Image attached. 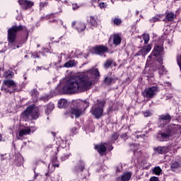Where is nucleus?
Instances as JSON below:
<instances>
[{
  "mask_svg": "<svg viewBox=\"0 0 181 181\" xmlns=\"http://www.w3.org/2000/svg\"><path fill=\"white\" fill-rule=\"evenodd\" d=\"M100 72L93 68L81 74L79 76L69 78L63 86V92L66 94L83 93L90 90L91 86L98 80Z\"/></svg>",
  "mask_w": 181,
  "mask_h": 181,
  "instance_id": "obj_1",
  "label": "nucleus"
},
{
  "mask_svg": "<svg viewBox=\"0 0 181 181\" xmlns=\"http://www.w3.org/2000/svg\"><path fill=\"white\" fill-rule=\"evenodd\" d=\"M26 30V27L19 25V26H13L11 28L8 30V45L12 47V49H18L19 45H16V42L15 41L16 39V33L20 32V30Z\"/></svg>",
  "mask_w": 181,
  "mask_h": 181,
  "instance_id": "obj_2",
  "label": "nucleus"
},
{
  "mask_svg": "<svg viewBox=\"0 0 181 181\" xmlns=\"http://www.w3.org/2000/svg\"><path fill=\"white\" fill-rule=\"evenodd\" d=\"M21 118L25 121L27 119H37L39 118V107L30 105L22 112Z\"/></svg>",
  "mask_w": 181,
  "mask_h": 181,
  "instance_id": "obj_3",
  "label": "nucleus"
},
{
  "mask_svg": "<svg viewBox=\"0 0 181 181\" xmlns=\"http://www.w3.org/2000/svg\"><path fill=\"white\" fill-rule=\"evenodd\" d=\"M104 105H105V102L104 100H98L97 103L93 106L90 112L92 115H94L95 118L103 117Z\"/></svg>",
  "mask_w": 181,
  "mask_h": 181,
  "instance_id": "obj_4",
  "label": "nucleus"
},
{
  "mask_svg": "<svg viewBox=\"0 0 181 181\" xmlns=\"http://www.w3.org/2000/svg\"><path fill=\"white\" fill-rule=\"evenodd\" d=\"M16 83L13 80L7 79L3 81V85L1 86V91L4 93H13L16 90Z\"/></svg>",
  "mask_w": 181,
  "mask_h": 181,
  "instance_id": "obj_5",
  "label": "nucleus"
},
{
  "mask_svg": "<svg viewBox=\"0 0 181 181\" xmlns=\"http://www.w3.org/2000/svg\"><path fill=\"white\" fill-rule=\"evenodd\" d=\"M70 114L73 118V117H75L76 118H78L81 117V115H83L84 114V109L83 107L80 106L78 103L77 105L72 107L70 111Z\"/></svg>",
  "mask_w": 181,
  "mask_h": 181,
  "instance_id": "obj_6",
  "label": "nucleus"
},
{
  "mask_svg": "<svg viewBox=\"0 0 181 181\" xmlns=\"http://www.w3.org/2000/svg\"><path fill=\"white\" fill-rule=\"evenodd\" d=\"M159 62V46L157 45L154 47L151 55L147 59L146 66H148L149 61Z\"/></svg>",
  "mask_w": 181,
  "mask_h": 181,
  "instance_id": "obj_7",
  "label": "nucleus"
},
{
  "mask_svg": "<svg viewBox=\"0 0 181 181\" xmlns=\"http://www.w3.org/2000/svg\"><path fill=\"white\" fill-rule=\"evenodd\" d=\"M158 91L157 87H151L147 89H145L143 92L144 97H146L147 98H153L156 92Z\"/></svg>",
  "mask_w": 181,
  "mask_h": 181,
  "instance_id": "obj_8",
  "label": "nucleus"
},
{
  "mask_svg": "<svg viewBox=\"0 0 181 181\" xmlns=\"http://www.w3.org/2000/svg\"><path fill=\"white\" fill-rule=\"evenodd\" d=\"M91 52L93 54H104L108 52V48L104 46H98L91 48Z\"/></svg>",
  "mask_w": 181,
  "mask_h": 181,
  "instance_id": "obj_9",
  "label": "nucleus"
},
{
  "mask_svg": "<svg viewBox=\"0 0 181 181\" xmlns=\"http://www.w3.org/2000/svg\"><path fill=\"white\" fill-rule=\"evenodd\" d=\"M30 134V129H28V127L25 129H19L17 134V139L22 141L25 135H29Z\"/></svg>",
  "mask_w": 181,
  "mask_h": 181,
  "instance_id": "obj_10",
  "label": "nucleus"
},
{
  "mask_svg": "<svg viewBox=\"0 0 181 181\" xmlns=\"http://www.w3.org/2000/svg\"><path fill=\"white\" fill-rule=\"evenodd\" d=\"M18 4L21 6L23 9H29L33 6V2L28 0H18Z\"/></svg>",
  "mask_w": 181,
  "mask_h": 181,
  "instance_id": "obj_11",
  "label": "nucleus"
},
{
  "mask_svg": "<svg viewBox=\"0 0 181 181\" xmlns=\"http://www.w3.org/2000/svg\"><path fill=\"white\" fill-rule=\"evenodd\" d=\"M76 29V30L80 33V32H83L84 30V29H86V25L83 23H76V21H73L71 23V27L74 28Z\"/></svg>",
  "mask_w": 181,
  "mask_h": 181,
  "instance_id": "obj_12",
  "label": "nucleus"
},
{
  "mask_svg": "<svg viewBox=\"0 0 181 181\" xmlns=\"http://www.w3.org/2000/svg\"><path fill=\"white\" fill-rule=\"evenodd\" d=\"M78 62L77 61L72 59V60H69L67 62H66L64 64V67H66V69H70V67H76V66H77Z\"/></svg>",
  "mask_w": 181,
  "mask_h": 181,
  "instance_id": "obj_13",
  "label": "nucleus"
},
{
  "mask_svg": "<svg viewBox=\"0 0 181 181\" xmlns=\"http://www.w3.org/2000/svg\"><path fill=\"white\" fill-rule=\"evenodd\" d=\"M151 45H146L139 52V54H143L144 56H146V54H148V53L151 52Z\"/></svg>",
  "mask_w": 181,
  "mask_h": 181,
  "instance_id": "obj_14",
  "label": "nucleus"
},
{
  "mask_svg": "<svg viewBox=\"0 0 181 181\" xmlns=\"http://www.w3.org/2000/svg\"><path fill=\"white\" fill-rule=\"evenodd\" d=\"M95 149H97L98 152H99L100 155H103V153H104L107 151V148H105V146L104 144L95 146Z\"/></svg>",
  "mask_w": 181,
  "mask_h": 181,
  "instance_id": "obj_15",
  "label": "nucleus"
},
{
  "mask_svg": "<svg viewBox=\"0 0 181 181\" xmlns=\"http://www.w3.org/2000/svg\"><path fill=\"white\" fill-rule=\"evenodd\" d=\"M69 105V102L66 99H61L58 101L59 108H66Z\"/></svg>",
  "mask_w": 181,
  "mask_h": 181,
  "instance_id": "obj_16",
  "label": "nucleus"
},
{
  "mask_svg": "<svg viewBox=\"0 0 181 181\" xmlns=\"http://www.w3.org/2000/svg\"><path fill=\"white\" fill-rule=\"evenodd\" d=\"M53 110H54V104H53L52 103H49L46 106L45 114H47V115H49V114L51 113Z\"/></svg>",
  "mask_w": 181,
  "mask_h": 181,
  "instance_id": "obj_17",
  "label": "nucleus"
},
{
  "mask_svg": "<svg viewBox=\"0 0 181 181\" xmlns=\"http://www.w3.org/2000/svg\"><path fill=\"white\" fill-rule=\"evenodd\" d=\"M77 103L78 104L79 107H82L83 112L86 111V109L88 107V105H90L88 101L87 100H79L77 102Z\"/></svg>",
  "mask_w": 181,
  "mask_h": 181,
  "instance_id": "obj_18",
  "label": "nucleus"
},
{
  "mask_svg": "<svg viewBox=\"0 0 181 181\" xmlns=\"http://www.w3.org/2000/svg\"><path fill=\"white\" fill-rule=\"evenodd\" d=\"M113 44L115 45V46H118V45L121 44V37L118 34H115L113 35Z\"/></svg>",
  "mask_w": 181,
  "mask_h": 181,
  "instance_id": "obj_19",
  "label": "nucleus"
},
{
  "mask_svg": "<svg viewBox=\"0 0 181 181\" xmlns=\"http://www.w3.org/2000/svg\"><path fill=\"white\" fill-rule=\"evenodd\" d=\"M170 136V132H168L167 133H162L160 141H162V142H165L166 141H169Z\"/></svg>",
  "mask_w": 181,
  "mask_h": 181,
  "instance_id": "obj_20",
  "label": "nucleus"
},
{
  "mask_svg": "<svg viewBox=\"0 0 181 181\" xmlns=\"http://www.w3.org/2000/svg\"><path fill=\"white\" fill-rule=\"evenodd\" d=\"M31 97L33 103H36V101H37V98H39V92L36 90H33L31 91Z\"/></svg>",
  "mask_w": 181,
  "mask_h": 181,
  "instance_id": "obj_21",
  "label": "nucleus"
},
{
  "mask_svg": "<svg viewBox=\"0 0 181 181\" xmlns=\"http://www.w3.org/2000/svg\"><path fill=\"white\" fill-rule=\"evenodd\" d=\"M131 179V173H124L122 176H121V180L122 181H129Z\"/></svg>",
  "mask_w": 181,
  "mask_h": 181,
  "instance_id": "obj_22",
  "label": "nucleus"
},
{
  "mask_svg": "<svg viewBox=\"0 0 181 181\" xmlns=\"http://www.w3.org/2000/svg\"><path fill=\"white\" fill-rule=\"evenodd\" d=\"M172 119V117H170L168 114L163 115L160 116V121H165V122L169 123Z\"/></svg>",
  "mask_w": 181,
  "mask_h": 181,
  "instance_id": "obj_23",
  "label": "nucleus"
},
{
  "mask_svg": "<svg viewBox=\"0 0 181 181\" xmlns=\"http://www.w3.org/2000/svg\"><path fill=\"white\" fill-rule=\"evenodd\" d=\"M76 170L81 172L84 169V161L80 160L78 163L77 166L76 167Z\"/></svg>",
  "mask_w": 181,
  "mask_h": 181,
  "instance_id": "obj_24",
  "label": "nucleus"
},
{
  "mask_svg": "<svg viewBox=\"0 0 181 181\" xmlns=\"http://www.w3.org/2000/svg\"><path fill=\"white\" fill-rule=\"evenodd\" d=\"M13 76H15V74L11 70H8L4 72V77H6V78H13Z\"/></svg>",
  "mask_w": 181,
  "mask_h": 181,
  "instance_id": "obj_25",
  "label": "nucleus"
},
{
  "mask_svg": "<svg viewBox=\"0 0 181 181\" xmlns=\"http://www.w3.org/2000/svg\"><path fill=\"white\" fill-rule=\"evenodd\" d=\"M118 136H119V135L117 133H113L110 138V144H114V142L118 139Z\"/></svg>",
  "mask_w": 181,
  "mask_h": 181,
  "instance_id": "obj_26",
  "label": "nucleus"
},
{
  "mask_svg": "<svg viewBox=\"0 0 181 181\" xmlns=\"http://www.w3.org/2000/svg\"><path fill=\"white\" fill-rule=\"evenodd\" d=\"M165 18L168 22H172L176 18V15L173 13H170L166 15Z\"/></svg>",
  "mask_w": 181,
  "mask_h": 181,
  "instance_id": "obj_27",
  "label": "nucleus"
},
{
  "mask_svg": "<svg viewBox=\"0 0 181 181\" xmlns=\"http://www.w3.org/2000/svg\"><path fill=\"white\" fill-rule=\"evenodd\" d=\"M178 168H180V164L177 162H174L171 165L173 172H175Z\"/></svg>",
  "mask_w": 181,
  "mask_h": 181,
  "instance_id": "obj_28",
  "label": "nucleus"
},
{
  "mask_svg": "<svg viewBox=\"0 0 181 181\" xmlns=\"http://www.w3.org/2000/svg\"><path fill=\"white\" fill-rule=\"evenodd\" d=\"M112 59H107L104 64L105 69H108V67H110L111 64H112Z\"/></svg>",
  "mask_w": 181,
  "mask_h": 181,
  "instance_id": "obj_29",
  "label": "nucleus"
},
{
  "mask_svg": "<svg viewBox=\"0 0 181 181\" xmlns=\"http://www.w3.org/2000/svg\"><path fill=\"white\" fill-rule=\"evenodd\" d=\"M142 114H143L144 117H145L146 118H148V117H152V115H153V113H152V112H151L149 110L142 112Z\"/></svg>",
  "mask_w": 181,
  "mask_h": 181,
  "instance_id": "obj_30",
  "label": "nucleus"
},
{
  "mask_svg": "<svg viewBox=\"0 0 181 181\" xmlns=\"http://www.w3.org/2000/svg\"><path fill=\"white\" fill-rule=\"evenodd\" d=\"M166 152H169L168 146L160 147V153H166Z\"/></svg>",
  "mask_w": 181,
  "mask_h": 181,
  "instance_id": "obj_31",
  "label": "nucleus"
},
{
  "mask_svg": "<svg viewBox=\"0 0 181 181\" xmlns=\"http://www.w3.org/2000/svg\"><path fill=\"white\" fill-rule=\"evenodd\" d=\"M143 39L144 40L145 45H146L148 42H149V34L143 35Z\"/></svg>",
  "mask_w": 181,
  "mask_h": 181,
  "instance_id": "obj_32",
  "label": "nucleus"
},
{
  "mask_svg": "<svg viewBox=\"0 0 181 181\" xmlns=\"http://www.w3.org/2000/svg\"><path fill=\"white\" fill-rule=\"evenodd\" d=\"M122 21L121 19L118 18H115V19H113V23L115 25H117V26L119 25L120 23H122Z\"/></svg>",
  "mask_w": 181,
  "mask_h": 181,
  "instance_id": "obj_33",
  "label": "nucleus"
},
{
  "mask_svg": "<svg viewBox=\"0 0 181 181\" xmlns=\"http://www.w3.org/2000/svg\"><path fill=\"white\" fill-rule=\"evenodd\" d=\"M159 54H160L159 64H162V59H160V56H163V47H160V48H159Z\"/></svg>",
  "mask_w": 181,
  "mask_h": 181,
  "instance_id": "obj_34",
  "label": "nucleus"
},
{
  "mask_svg": "<svg viewBox=\"0 0 181 181\" xmlns=\"http://www.w3.org/2000/svg\"><path fill=\"white\" fill-rule=\"evenodd\" d=\"M88 22H90V23H91V25H95V23H97L95 18L93 16L89 17Z\"/></svg>",
  "mask_w": 181,
  "mask_h": 181,
  "instance_id": "obj_35",
  "label": "nucleus"
},
{
  "mask_svg": "<svg viewBox=\"0 0 181 181\" xmlns=\"http://www.w3.org/2000/svg\"><path fill=\"white\" fill-rule=\"evenodd\" d=\"M153 175H159V166H157L153 169Z\"/></svg>",
  "mask_w": 181,
  "mask_h": 181,
  "instance_id": "obj_36",
  "label": "nucleus"
},
{
  "mask_svg": "<svg viewBox=\"0 0 181 181\" xmlns=\"http://www.w3.org/2000/svg\"><path fill=\"white\" fill-rule=\"evenodd\" d=\"M71 153L64 154L61 157L62 160H66V159H69Z\"/></svg>",
  "mask_w": 181,
  "mask_h": 181,
  "instance_id": "obj_37",
  "label": "nucleus"
},
{
  "mask_svg": "<svg viewBox=\"0 0 181 181\" xmlns=\"http://www.w3.org/2000/svg\"><path fill=\"white\" fill-rule=\"evenodd\" d=\"M104 81L105 84H110L112 81V79L110 77H106Z\"/></svg>",
  "mask_w": 181,
  "mask_h": 181,
  "instance_id": "obj_38",
  "label": "nucleus"
},
{
  "mask_svg": "<svg viewBox=\"0 0 181 181\" xmlns=\"http://www.w3.org/2000/svg\"><path fill=\"white\" fill-rule=\"evenodd\" d=\"M98 5L100 6V9H104V8H107V4L104 2H101Z\"/></svg>",
  "mask_w": 181,
  "mask_h": 181,
  "instance_id": "obj_39",
  "label": "nucleus"
},
{
  "mask_svg": "<svg viewBox=\"0 0 181 181\" xmlns=\"http://www.w3.org/2000/svg\"><path fill=\"white\" fill-rule=\"evenodd\" d=\"M91 4L93 5V6H97V5H98V0H92L91 1Z\"/></svg>",
  "mask_w": 181,
  "mask_h": 181,
  "instance_id": "obj_40",
  "label": "nucleus"
},
{
  "mask_svg": "<svg viewBox=\"0 0 181 181\" xmlns=\"http://www.w3.org/2000/svg\"><path fill=\"white\" fill-rule=\"evenodd\" d=\"M28 129H30V132H35L36 131V129H37L36 127H27Z\"/></svg>",
  "mask_w": 181,
  "mask_h": 181,
  "instance_id": "obj_41",
  "label": "nucleus"
},
{
  "mask_svg": "<svg viewBox=\"0 0 181 181\" xmlns=\"http://www.w3.org/2000/svg\"><path fill=\"white\" fill-rule=\"evenodd\" d=\"M51 22H54V23H61V25H63V21L62 20H53L51 21Z\"/></svg>",
  "mask_w": 181,
  "mask_h": 181,
  "instance_id": "obj_42",
  "label": "nucleus"
},
{
  "mask_svg": "<svg viewBox=\"0 0 181 181\" xmlns=\"http://www.w3.org/2000/svg\"><path fill=\"white\" fill-rule=\"evenodd\" d=\"M150 181H159V178H158V177H151L150 178Z\"/></svg>",
  "mask_w": 181,
  "mask_h": 181,
  "instance_id": "obj_43",
  "label": "nucleus"
},
{
  "mask_svg": "<svg viewBox=\"0 0 181 181\" xmlns=\"http://www.w3.org/2000/svg\"><path fill=\"white\" fill-rule=\"evenodd\" d=\"M78 8V6L77 5V4H72V8L74 11H76V9H77Z\"/></svg>",
  "mask_w": 181,
  "mask_h": 181,
  "instance_id": "obj_44",
  "label": "nucleus"
},
{
  "mask_svg": "<svg viewBox=\"0 0 181 181\" xmlns=\"http://www.w3.org/2000/svg\"><path fill=\"white\" fill-rule=\"evenodd\" d=\"M151 22H158L159 21V18L158 17H153L151 20H150Z\"/></svg>",
  "mask_w": 181,
  "mask_h": 181,
  "instance_id": "obj_45",
  "label": "nucleus"
},
{
  "mask_svg": "<svg viewBox=\"0 0 181 181\" xmlns=\"http://www.w3.org/2000/svg\"><path fill=\"white\" fill-rule=\"evenodd\" d=\"M47 98H48L47 96H44V97L40 98V100H41V101H47Z\"/></svg>",
  "mask_w": 181,
  "mask_h": 181,
  "instance_id": "obj_46",
  "label": "nucleus"
},
{
  "mask_svg": "<svg viewBox=\"0 0 181 181\" xmlns=\"http://www.w3.org/2000/svg\"><path fill=\"white\" fill-rule=\"evenodd\" d=\"M43 69H45V68H43V66H37L36 71H39V70H43Z\"/></svg>",
  "mask_w": 181,
  "mask_h": 181,
  "instance_id": "obj_47",
  "label": "nucleus"
},
{
  "mask_svg": "<svg viewBox=\"0 0 181 181\" xmlns=\"http://www.w3.org/2000/svg\"><path fill=\"white\" fill-rule=\"evenodd\" d=\"M45 5H46V2H42L40 4V8H43V6H45Z\"/></svg>",
  "mask_w": 181,
  "mask_h": 181,
  "instance_id": "obj_48",
  "label": "nucleus"
},
{
  "mask_svg": "<svg viewBox=\"0 0 181 181\" xmlns=\"http://www.w3.org/2000/svg\"><path fill=\"white\" fill-rule=\"evenodd\" d=\"M52 166H53V168H59V164L52 163Z\"/></svg>",
  "mask_w": 181,
  "mask_h": 181,
  "instance_id": "obj_49",
  "label": "nucleus"
},
{
  "mask_svg": "<svg viewBox=\"0 0 181 181\" xmlns=\"http://www.w3.org/2000/svg\"><path fill=\"white\" fill-rule=\"evenodd\" d=\"M32 57H33V59H37V57H39V56H37V54H33Z\"/></svg>",
  "mask_w": 181,
  "mask_h": 181,
  "instance_id": "obj_50",
  "label": "nucleus"
},
{
  "mask_svg": "<svg viewBox=\"0 0 181 181\" xmlns=\"http://www.w3.org/2000/svg\"><path fill=\"white\" fill-rule=\"evenodd\" d=\"M169 98H172V95H169L166 96L167 100H169Z\"/></svg>",
  "mask_w": 181,
  "mask_h": 181,
  "instance_id": "obj_51",
  "label": "nucleus"
},
{
  "mask_svg": "<svg viewBox=\"0 0 181 181\" xmlns=\"http://www.w3.org/2000/svg\"><path fill=\"white\" fill-rule=\"evenodd\" d=\"M160 69H162V70H163V73H165V66H161L160 67Z\"/></svg>",
  "mask_w": 181,
  "mask_h": 181,
  "instance_id": "obj_52",
  "label": "nucleus"
},
{
  "mask_svg": "<svg viewBox=\"0 0 181 181\" xmlns=\"http://www.w3.org/2000/svg\"><path fill=\"white\" fill-rule=\"evenodd\" d=\"M155 152H159V147L154 148Z\"/></svg>",
  "mask_w": 181,
  "mask_h": 181,
  "instance_id": "obj_53",
  "label": "nucleus"
},
{
  "mask_svg": "<svg viewBox=\"0 0 181 181\" xmlns=\"http://www.w3.org/2000/svg\"><path fill=\"white\" fill-rule=\"evenodd\" d=\"M136 146H135V144H132V148L133 147V148H134V151H135V149H136Z\"/></svg>",
  "mask_w": 181,
  "mask_h": 181,
  "instance_id": "obj_54",
  "label": "nucleus"
},
{
  "mask_svg": "<svg viewBox=\"0 0 181 181\" xmlns=\"http://www.w3.org/2000/svg\"><path fill=\"white\" fill-rule=\"evenodd\" d=\"M162 173V169L159 168V175Z\"/></svg>",
  "mask_w": 181,
  "mask_h": 181,
  "instance_id": "obj_55",
  "label": "nucleus"
},
{
  "mask_svg": "<svg viewBox=\"0 0 181 181\" xmlns=\"http://www.w3.org/2000/svg\"><path fill=\"white\" fill-rule=\"evenodd\" d=\"M166 85L168 86H170V83H166Z\"/></svg>",
  "mask_w": 181,
  "mask_h": 181,
  "instance_id": "obj_56",
  "label": "nucleus"
},
{
  "mask_svg": "<svg viewBox=\"0 0 181 181\" xmlns=\"http://www.w3.org/2000/svg\"><path fill=\"white\" fill-rule=\"evenodd\" d=\"M136 15H138V14L139 13V11H136Z\"/></svg>",
  "mask_w": 181,
  "mask_h": 181,
  "instance_id": "obj_57",
  "label": "nucleus"
},
{
  "mask_svg": "<svg viewBox=\"0 0 181 181\" xmlns=\"http://www.w3.org/2000/svg\"><path fill=\"white\" fill-rule=\"evenodd\" d=\"M64 28H65V29H67V26L66 25H64Z\"/></svg>",
  "mask_w": 181,
  "mask_h": 181,
  "instance_id": "obj_58",
  "label": "nucleus"
},
{
  "mask_svg": "<svg viewBox=\"0 0 181 181\" xmlns=\"http://www.w3.org/2000/svg\"><path fill=\"white\" fill-rule=\"evenodd\" d=\"M37 176H39V175H37V174H35V177H37Z\"/></svg>",
  "mask_w": 181,
  "mask_h": 181,
  "instance_id": "obj_59",
  "label": "nucleus"
},
{
  "mask_svg": "<svg viewBox=\"0 0 181 181\" xmlns=\"http://www.w3.org/2000/svg\"><path fill=\"white\" fill-rule=\"evenodd\" d=\"M110 151H112V147H111V148H110Z\"/></svg>",
  "mask_w": 181,
  "mask_h": 181,
  "instance_id": "obj_60",
  "label": "nucleus"
},
{
  "mask_svg": "<svg viewBox=\"0 0 181 181\" xmlns=\"http://www.w3.org/2000/svg\"><path fill=\"white\" fill-rule=\"evenodd\" d=\"M62 56H64V54H62Z\"/></svg>",
  "mask_w": 181,
  "mask_h": 181,
  "instance_id": "obj_61",
  "label": "nucleus"
},
{
  "mask_svg": "<svg viewBox=\"0 0 181 181\" xmlns=\"http://www.w3.org/2000/svg\"><path fill=\"white\" fill-rule=\"evenodd\" d=\"M73 57H74V56L71 57V58H73Z\"/></svg>",
  "mask_w": 181,
  "mask_h": 181,
  "instance_id": "obj_62",
  "label": "nucleus"
},
{
  "mask_svg": "<svg viewBox=\"0 0 181 181\" xmlns=\"http://www.w3.org/2000/svg\"><path fill=\"white\" fill-rule=\"evenodd\" d=\"M62 146H63V144H61Z\"/></svg>",
  "mask_w": 181,
  "mask_h": 181,
  "instance_id": "obj_63",
  "label": "nucleus"
},
{
  "mask_svg": "<svg viewBox=\"0 0 181 181\" xmlns=\"http://www.w3.org/2000/svg\"><path fill=\"white\" fill-rule=\"evenodd\" d=\"M57 181H59V180H57Z\"/></svg>",
  "mask_w": 181,
  "mask_h": 181,
  "instance_id": "obj_64",
  "label": "nucleus"
}]
</instances>
